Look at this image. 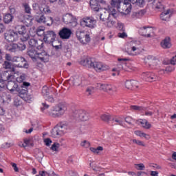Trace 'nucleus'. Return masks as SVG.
Masks as SVG:
<instances>
[{
  "label": "nucleus",
  "instance_id": "f257e3e1",
  "mask_svg": "<svg viewBox=\"0 0 176 176\" xmlns=\"http://www.w3.org/2000/svg\"><path fill=\"white\" fill-rule=\"evenodd\" d=\"M15 74L16 71L14 69H12V72H4L1 75V80L8 82L6 88L11 93H13V91H19V85L14 82V79H16L14 76Z\"/></svg>",
  "mask_w": 176,
  "mask_h": 176
},
{
  "label": "nucleus",
  "instance_id": "f03ea898",
  "mask_svg": "<svg viewBox=\"0 0 176 176\" xmlns=\"http://www.w3.org/2000/svg\"><path fill=\"white\" fill-rule=\"evenodd\" d=\"M97 90L100 91H104V93H108V94H112L116 91V89L111 84L108 83H97L96 85Z\"/></svg>",
  "mask_w": 176,
  "mask_h": 176
},
{
  "label": "nucleus",
  "instance_id": "7ed1b4c3",
  "mask_svg": "<svg viewBox=\"0 0 176 176\" xmlns=\"http://www.w3.org/2000/svg\"><path fill=\"white\" fill-rule=\"evenodd\" d=\"M67 126V124H60L56 125L52 131V135L54 138H58V137H62V135L65 133Z\"/></svg>",
  "mask_w": 176,
  "mask_h": 176
},
{
  "label": "nucleus",
  "instance_id": "20e7f679",
  "mask_svg": "<svg viewBox=\"0 0 176 176\" xmlns=\"http://www.w3.org/2000/svg\"><path fill=\"white\" fill-rule=\"evenodd\" d=\"M72 116L78 122L89 120V113L83 110H75L72 113Z\"/></svg>",
  "mask_w": 176,
  "mask_h": 176
},
{
  "label": "nucleus",
  "instance_id": "39448f33",
  "mask_svg": "<svg viewBox=\"0 0 176 176\" xmlns=\"http://www.w3.org/2000/svg\"><path fill=\"white\" fill-rule=\"evenodd\" d=\"M81 27H87L88 28H94L97 24V20L93 16H85L80 22Z\"/></svg>",
  "mask_w": 176,
  "mask_h": 176
},
{
  "label": "nucleus",
  "instance_id": "423d86ee",
  "mask_svg": "<svg viewBox=\"0 0 176 176\" xmlns=\"http://www.w3.org/2000/svg\"><path fill=\"white\" fill-rule=\"evenodd\" d=\"M12 63H14L17 68H28L27 60L23 56H13Z\"/></svg>",
  "mask_w": 176,
  "mask_h": 176
},
{
  "label": "nucleus",
  "instance_id": "0eeeda50",
  "mask_svg": "<svg viewBox=\"0 0 176 176\" xmlns=\"http://www.w3.org/2000/svg\"><path fill=\"white\" fill-rule=\"evenodd\" d=\"M76 36L82 45H87L91 41L90 35L86 32H78L76 33Z\"/></svg>",
  "mask_w": 176,
  "mask_h": 176
},
{
  "label": "nucleus",
  "instance_id": "6e6552de",
  "mask_svg": "<svg viewBox=\"0 0 176 176\" xmlns=\"http://www.w3.org/2000/svg\"><path fill=\"white\" fill-rule=\"evenodd\" d=\"M57 34L53 30H49L44 34L43 41L47 43H53L56 41Z\"/></svg>",
  "mask_w": 176,
  "mask_h": 176
},
{
  "label": "nucleus",
  "instance_id": "1a4fd4ad",
  "mask_svg": "<svg viewBox=\"0 0 176 176\" xmlns=\"http://www.w3.org/2000/svg\"><path fill=\"white\" fill-rule=\"evenodd\" d=\"M131 50H127L126 53L129 56H138L142 53V50L140 48L139 45H135V41L131 43Z\"/></svg>",
  "mask_w": 176,
  "mask_h": 176
},
{
  "label": "nucleus",
  "instance_id": "9d476101",
  "mask_svg": "<svg viewBox=\"0 0 176 176\" xmlns=\"http://www.w3.org/2000/svg\"><path fill=\"white\" fill-rule=\"evenodd\" d=\"M131 3L129 1H124L122 4H120L118 9V12L120 13H124V14H129L131 12Z\"/></svg>",
  "mask_w": 176,
  "mask_h": 176
},
{
  "label": "nucleus",
  "instance_id": "9b49d317",
  "mask_svg": "<svg viewBox=\"0 0 176 176\" xmlns=\"http://www.w3.org/2000/svg\"><path fill=\"white\" fill-rule=\"evenodd\" d=\"M142 76V79L146 82H156L157 80V76L153 72H143Z\"/></svg>",
  "mask_w": 176,
  "mask_h": 176
},
{
  "label": "nucleus",
  "instance_id": "f8f14e48",
  "mask_svg": "<svg viewBox=\"0 0 176 176\" xmlns=\"http://www.w3.org/2000/svg\"><path fill=\"white\" fill-rule=\"evenodd\" d=\"M72 34V31L68 28H63L58 32V35L61 39H69Z\"/></svg>",
  "mask_w": 176,
  "mask_h": 176
},
{
  "label": "nucleus",
  "instance_id": "ddd939ff",
  "mask_svg": "<svg viewBox=\"0 0 176 176\" xmlns=\"http://www.w3.org/2000/svg\"><path fill=\"white\" fill-rule=\"evenodd\" d=\"M4 38L7 42H16L19 39V34L16 32H8L4 34Z\"/></svg>",
  "mask_w": 176,
  "mask_h": 176
},
{
  "label": "nucleus",
  "instance_id": "4468645a",
  "mask_svg": "<svg viewBox=\"0 0 176 176\" xmlns=\"http://www.w3.org/2000/svg\"><path fill=\"white\" fill-rule=\"evenodd\" d=\"M55 111H56V114L58 116V118H60L65 113V111H67V104L64 102H60L58 105H56L55 107Z\"/></svg>",
  "mask_w": 176,
  "mask_h": 176
},
{
  "label": "nucleus",
  "instance_id": "2eb2a0df",
  "mask_svg": "<svg viewBox=\"0 0 176 176\" xmlns=\"http://www.w3.org/2000/svg\"><path fill=\"white\" fill-rule=\"evenodd\" d=\"M30 47H36L38 50H41L43 47V41L35 38H31L28 42Z\"/></svg>",
  "mask_w": 176,
  "mask_h": 176
},
{
  "label": "nucleus",
  "instance_id": "dca6fc26",
  "mask_svg": "<svg viewBox=\"0 0 176 176\" xmlns=\"http://www.w3.org/2000/svg\"><path fill=\"white\" fill-rule=\"evenodd\" d=\"M96 72H102V71H107V69H109V67L107 65L103 64L101 62H94V65L92 66Z\"/></svg>",
  "mask_w": 176,
  "mask_h": 176
},
{
  "label": "nucleus",
  "instance_id": "f3484780",
  "mask_svg": "<svg viewBox=\"0 0 176 176\" xmlns=\"http://www.w3.org/2000/svg\"><path fill=\"white\" fill-rule=\"evenodd\" d=\"M100 12V19L103 23L108 21L109 17H111V13L109 12L108 9L102 8L99 10Z\"/></svg>",
  "mask_w": 176,
  "mask_h": 176
},
{
  "label": "nucleus",
  "instance_id": "a211bd4d",
  "mask_svg": "<svg viewBox=\"0 0 176 176\" xmlns=\"http://www.w3.org/2000/svg\"><path fill=\"white\" fill-rule=\"evenodd\" d=\"M72 83L74 86H81L82 87L87 85V81L82 79V77L78 76L73 78Z\"/></svg>",
  "mask_w": 176,
  "mask_h": 176
},
{
  "label": "nucleus",
  "instance_id": "6ab92c4d",
  "mask_svg": "<svg viewBox=\"0 0 176 176\" xmlns=\"http://www.w3.org/2000/svg\"><path fill=\"white\" fill-rule=\"evenodd\" d=\"M50 90L47 87H43L42 89V94L45 97L46 101H49L50 102H54V98L52 96H49Z\"/></svg>",
  "mask_w": 176,
  "mask_h": 176
},
{
  "label": "nucleus",
  "instance_id": "aec40b11",
  "mask_svg": "<svg viewBox=\"0 0 176 176\" xmlns=\"http://www.w3.org/2000/svg\"><path fill=\"white\" fill-rule=\"evenodd\" d=\"M118 61L119 62L117 65L118 71H122V69H124V71L130 72V69L124 67V65H126V61H129V58H118Z\"/></svg>",
  "mask_w": 176,
  "mask_h": 176
},
{
  "label": "nucleus",
  "instance_id": "412c9836",
  "mask_svg": "<svg viewBox=\"0 0 176 176\" xmlns=\"http://www.w3.org/2000/svg\"><path fill=\"white\" fill-rule=\"evenodd\" d=\"M80 63L81 64V65L87 67V68H93L94 61H93V59H91V58H85L81 60Z\"/></svg>",
  "mask_w": 176,
  "mask_h": 176
},
{
  "label": "nucleus",
  "instance_id": "4be33fe9",
  "mask_svg": "<svg viewBox=\"0 0 176 176\" xmlns=\"http://www.w3.org/2000/svg\"><path fill=\"white\" fill-rule=\"evenodd\" d=\"M98 2H100V3H105L104 0H90V6L91 10H94V12L100 11V8H98Z\"/></svg>",
  "mask_w": 176,
  "mask_h": 176
},
{
  "label": "nucleus",
  "instance_id": "5701e85b",
  "mask_svg": "<svg viewBox=\"0 0 176 176\" xmlns=\"http://www.w3.org/2000/svg\"><path fill=\"white\" fill-rule=\"evenodd\" d=\"M153 8L155 10H163L164 5H163V0H154L153 1Z\"/></svg>",
  "mask_w": 176,
  "mask_h": 176
},
{
  "label": "nucleus",
  "instance_id": "b1692460",
  "mask_svg": "<svg viewBox=\"0 0 176 176\" xmlns=\"http://www.w3.org/2000/svg\"><path fill=\"white\" fill-rule=\"evenodd\" d=\"M124 86L126 89H128L129 90H131L133 87L138 89V82L135 80H126L124 82Z\"/></svg>",
  "mask_w": 176,
  "mask_h": 176
},
{
  "label": "nucleus",
  "instance_id": "393cba45",
  "mask_svg": "<svg viewBox=\"0 0 176 176\" xmlns=\"http://www.w3.org/2000/svg\"><path fill=\"white\" fill-rule=\"evenodd\" d=\"M38 59L45 63L46 61H49V55L45 51L37 52L36 60Z\"/></svg>",
  "mask_w": 176,
  "mask_h": 176
},
{
  "label": "nucleus",
  "instance_id": "a878e982",
  "mask_svg": "<svg viewBox=\"0 0 176 176\" xmlns=\"http://www.w3.org/2000/svg\"><path fill=\"white\" fill-rule=\"evenodd\" d=\"M145 61L148 65H157V62L159 61L156 57L148 55L146 56Z\"/></svg>",
  "mask_w": 176,
  "mask_h": 176
},
{
  "label": "nucleus",
  "instance_id": "bb28decb",
  "mask_svg": "<svg viewBox=\"0 0 176 176\" xmlns=\"http://www.w3.org/2000/svg\"><path fill=\"white\" fill-rule=\"evenodd\" d=\"M146 10H141L139 11L133 12L131 14L132 19H142L146 14Z\"/></svg>",
  "mask_w": 176,
  "mask_h": 176
},
{
  "label": "nucleus",
  "instance_id": "cd10ccee",
  "mask_svg": "<svg viewBox=\"0 0 176 176\" xmlns=\"http://www.w3.org/2000/svg\"><path fill=\"white\" fill-rule=\"evenodd\" d=\"M170 13H171V10L168 9L166 11L162 12L160 15V19L163 21H168L170 19Z\"/></svg>",
  "mask_w": 176,
  "mask_h": 176
},
{
  "label": "nucleus",
  "instance_id": "c85d7f7f",
  "mask_svg": "<svg viewBox=\"0 0 176 176\" xmlns=\"http://www.w3.org/2000/svg\"><path fill=\"white\" fill-rule=\"evenodd\" d=\"M162 47L163 49H170L171 47V43L170 42V38L166 37L164 41L161 43Z\"/></svg>",
  "mask_w": 176,
  "mask_h": 176
},
{
  "label": "nucleus",
  "instance_id": "c756f323",
  "mask_svg": "<svg viewBox=\"0 0 176 176\" xmlns=\"http://www.w3.org/2000/svg\"><path fill=\"white\" fill-rule=\"evenodd\" d=\"M140 123L142 125V127H143V129H146V130H149V129L152 127V124H151V123H149V122L146 119L140 120Z\"/></svg>",
  "mask_w": 176,
  "mask_h": 176
},
{
  "label": "nucleus",
  "instance_id": "7c9ffc66",
  "mask_svg": "<svg viewBox=\"0 0 176 176\" xmlns=\"http://www.w3.org/2000/svg\"><path fill=\"white\" fill-rule=\"evenodd\" d=\"M131 3L139 8H144L145 6V0H129Z\"/></svg>",
  "mask_w": 176,
  "mask_h": 176
},
{
  "label": "nucleus",
  "instance_id": "2f4dec72",
  "mask_svg": "<svg viewBox=\"0 0 176 176\" xmlns=\"http://www.w3.org/2000/svg\"><path fill=\"white\" fill-rule=\"evenodd\" d=\"M6 49L10 53H14L17 52V44H10L6 45Z\"/></svg>",
  "mask_w": 176,
  "mask_h": 176
},
{
  "label": "nucleus",
  "instance_id": "473e14b6",
  "mask_svg": "<svg viewBox=\"0 0 176 176\" xmlns=\"http://www.w3.org/2000/svg\"><path fill=\"white\" fill-rule=\"evenodd\" d=\"M63 20L65 24H71V23H72V21L74 20V16H72L71 14H67L63 16Z\"/></svg>",
  "mask_w": 176,
  "mask_h": 176
},
{
  "label": "nucleus",
  "instance_id": "72a5a7b5",
  "mask_svg": "<svg viewBox=\"0 0 176 176\" xmlns=\"http://www.w3.org/2000/svg\"><path fill=\"white\" fill-rule=\"evenodd\" d=\"M28 55L32 60H36V57L38 56V52L34 49L29 50L28 51Z\"/></svg>",
  "mask_w": 176,
  "mask_h": 176
},
{
  "label": "nucleus",
  "instance_id": "f704fd0d",
  "mask_svg": "<svg viewBox=\"0 0 176 176\" xmlns=\"http://www.w3.org/2000/svg\"><path fill=\"white\" fill-rule=\"evenodd\" d=\"M3 68H5V69H10V70L6 71V72H12V69H14V71H16V69L12 67V63L8 61H5L4 63L3 64Z\"/></svg>",
  "mask_w": 176,
  "mask_h": 176
},
{
  "label": "nucleus",
  "instance_id": "c9c22d12",
  "mask_svg": "<svg viewBox=\"0 0 176 176\" xmlns=\"http://www.w3.org/2000/svg\"><path fill=\"white\" fill-rule=\"evenodd\" d=\"M14 16L11 14H6L3 17L5 24H10L13 21Z\"/></svg>",
  "mask_w": 176,
  "mask_h": 176
},
{
  "label": "nucleus",
  "instance_id": "e433bc0d",
  "mask_svg": "<svg viewBox=\"0 0 176 176\" xmlns=\"http://www.w3.org/2000/svg\"><path fill=\"white\" fill-rule=\"evenodd\" d=\"M135 134L138 137H144L145 140H151V135L149 134H146L141 131H135Z\"/></svg>",
  "mask_w": 176,
  "mask_h": 176
},
{
  "label": "nucleus",
  "instance_id": "4c0bfd02",
  "mask_svg": "<svg viewBox=\"0 0 176 176\" xmlns=\"http://www.w3.org/2000/svg\"><path fill=\"white\" fill-rule=\"evenodd\" d=\"M112 116H111L109 113H104L100 116V119L103 122H106L107 123L109 122V120H112Z\"/></svg>",
  "mask_w": 176,
  "mask_h": 176
},
{
  "label": "nucleus",
  "instance_id": "58836bf2",
  "mask_svg": "<svg viewBox=\"0 0 176 176\" xmlns=\"http://www.w3.org/2000/svg\"><path fill=\"white\" fill-rule=\"evenodd\" d=\"M143 32L145 34H144V36H146V38H151V34L153 33V29L151 28H144Z\"/></svg>",
  "mask_w": 176,
  "mask_h": 176
},
{
  "label": "nucleus",
  "instance_id": "ea45409f",
  "mask_svg": "<svg viewBox=\"0 0 176 176\" xmlns=\"http://www.w3.org/2000/svg\"><path fill=\"white\" fill-rule=\"evenodd\" d=\"M104 25H106V27H109V28H112L113 26L115 25L116 22L115 21L112 20L111 19V16L107 19V21H106L105 22H104Z\"/></svg>",
  "mask_w": 176,
  "mask_h": 176
},
{
  "label": "nucleus",
  "instance_id": "a19ab883",
  "mask_svg": "<svg viewBox=\"0 0 176 176\" xmlns=\"http://www.w3.org/2000/svg\"><path fill=\"white\" fill-rule=\"evenodd\" d=\"M19 146H21L22 148H27V146H32V143H31V140L24 139V144L20 143Z\"/></svg>",
  "mask_w": 176,
  "mask_h": 176
},
{
  "label": "nucleus",
  "instance_id": "79ce46f5",
  "mask_svg": "<svg viewBox=\"0 0 176 176\" xmlns=\"http://www.w3.org/2000/svg\"><path fill=\"white\" fill-rule=\"evenodd\" d=\"M33 10L37 14H39L40 13H42V8L39 6V4L38 3H34L32 5Z\"/></svg>",
  "mask_w": 176,
  "mask_h": 176
},
{
  "label": "nucleus",
  "instance_id": "37998d69",
  "mask_svg": "<svg viewBox=\"0 0 176 176\" xmlns=\"http://www.w3.org/2000/svg\"><path fill=\"white\" fill-rule=\"evenodd\" d=\"M122 3V0H111V5L113 6V8H116L118 9V8L120 6Z\"/></svg>",
  "mask_w": 176,
  "mask_h": 176
},
{
  "label": "nucleus",
  "instance_id": "c03bdc74",
  "mask_svg": "<svg viewBox=\"0 0 176 176\" xmlns=\"http://www.w3.org/2000/svg\"><path fill=\"white\" fill-rule=\"evenodd\" d=\"M16 30L18 31L19 35H21L22 34L27 32V29H25V26L24 25H18L16 28Z\"/></svg>",
  "mask_w": 176,
  "mask_h": 176
},
{
  "label": "nucleus",
  "instance_id": "a18cd8bd",
  "mask_svg": "<svg viewBox=\"0 0 176 176\" xmlns=\"http://www.w3.org/2000/svg\"><path fill=\"white\" fill-rule=\"evenodd\" d=\"M89 149L91 152L95 153V155H98V153H100V151H104V148H102V146H98L96 148L91 147Z\"/></svg>",
  "mask_w": 176,
  "mask_h": 176
},
{
  "label": "nucleus",
  "instance_id": "49530a36",
  "mask_svg": "<svg viewBox=\"0 0 176 176\" xmlns=\"http://www.w3.org/2000/svg\"><path fill=\"white\" fill-rule=\"evenodd\" d=\"M110 16H112L114 17V19H116L118 16H119V13L116 12V10L113 8H110L109 10Z\"/></svg>",
  "mask_w": 176,
  "mask_h": 176
},
{
  "label": "nucleus",
  "instance_id": "de8ad7c7",
  "mask_svg": "<svg viewBox=\"0 0 176 176\" xmlns=\"http://www.w3.org/2000/svg\"><path fill=\"white\" fill-rule=\"evenodd\" d=\"M36 21L37 23H40L41 24L46 23V17L43 15H41L40 16H36Z\"/></svg>",
  "mask_w": 176,
  "mask_h": 176
},
{
  "label": "nucleus",
  "instance_id": "09e8293b",
  "mask_svg": "<svg viewBox=\"0 0 176 176\" xmlns=\"http://www.w3.org/2000/svg\"><path fill=\"white\" fill-rule=\"evenodd\" d=\"M20 39L22 42H27V40L30 39V34H28L26 31L25 33H22V34H21Z\"/></svg>",
  "mask_w": 176,
  "mask_h": 176
},
{
  "label": "nucleus",
  "instance_id": "8fccbe9b",
  "mask_svg": "<svg viewBox=\"0 0 176 176\" xmlns=\"http://www.w3.org/2000/svg\"><path fill=\"white\" fill-rule=\"evenodd\" d=\"M58 148H60V144L58 142H54L50 149L51 151H53L54 152H58Z\"/></svg>",
  "mask_w": 176,
  "mask_h": 176
},
{
  "label": "nucleus",
  "instance_id": "3c124183",
  "mask_svg": "<svg viewBox=\"0 0 176 176\" xmlns=\"http://www.w3.org/2000/svg\"><path fill=\"white\" fill-rule=\"evenodd\" d=\"M54 23L53 18L51 16H48L45 18V22H44V24H46L48 27H50V25H52Z\"/></svg>",
  "mask_w": 176,
  "mask_h": 176
},
{
  "label": "nucleus",
  "instance_id": "603ef678",
  "mask_svg": "<svg viewBox=\"0 0 176 176\" xmlns=\"http://www.w3.org/2000/svg\"><path fill=\"white\" fill-rule=\"evenodd\" d=\"M36 34H37L38 36H42V35H43V36H45V28H43V27L37 28Z\"/></svg>",
  "mask_w": 176,
  "mask_h": 176
},
{
  "label": "nucleus",
  "instance_id": "864d4df0",
  "mask_svg": "<svg viewBox=\"0 0 176 176\" xmlns=\"http://www.w3.org/2000/svg\"><path fill=\"white\" fill-rule=\"evenodd\" d=\"M27 49V46L24 43H19L16 44V50H19L20 52H23V50H25Z\"/></svg>",
  "mask_w": 176,
  "mask_h": 176
},
{
  "label": "nucleus",
  "instance_id": "5fc2aeb1",
  "mask_svg": "<svg viewBox=\"0 0 176 176\" xmlns=\"http://www.w3.org/2000/svg\"><path fill=\"white\" fill-rule=\"evenodd\" d=\"M16 82L19 83H21L25 80V74H20L19 76L16 78Z\"/></svg>",
  "mask_w": 176,
  "mask_h": 176
},
{
  "label": "nucleus",
  "instance_id": "6e6d98bb",
  "mask_svg": "<svg viewBox=\"0 0 176 176\" xmlns=\"http://www.w3.org/2000/svg\"><path fill=\"white\" fill-rule=\"evenodd\" d=\"M130 108L132 111H145V107L140 106L132 105Z\"/></svg>",
  "mask_w": 176,
  "mask_h": 176
},
{
  "label": "nucleus",
  "instance_id": "4d7b16f0",
  "mask_svg": "<svg viewBox=\"0 0 176 176\" xmlns=\"http://www.w3.org/2000/svg\"><path fill=\"white\" fill-rule=\"evenodd\" d=\"M41 13H45V14H50V13H52L50 7H49V6H45Z\"/></svg>",
  "mask_w": 176,
  "mask_h": 176
},
{
  "label": "nucleus",
  "instance_id": "13d9d810",
  "mask_svg": "<svg viewBox=\"0 0 176 176\" xmlns=\"http://www.w3.org/2000/svg\"><path fill=\"white\" fill-rule=\"evenodd\" d=\"M48 115H50V116H52V118H58V116H57V111L54 108L48 112Z\"/></svg>",
  "mask_w": 176,
  "mask_h": 176
},
{
  "label": "nucleus",
  "instance_id": "bf43d9fd",
  "mask_svg": "<svg viewBox=\"0 0 176 176\" xmlns=\"http://www.w3.org/2000/svg\"><path fill=\"white\" fill-rule=\"evenodd\" d=\"M86 93L87 96H91L93 93H94V87H88L86 89Z\"/></svg>",
  "mask_w": 176,
  "mask_h": 176
},
{
  "label": "nucleus",
  "instance_id": "052dcab7",
  "mask_svg": "<svg viewBox=\"0 0 176 176\" xmlns=\"http://www.w3.org/2000/svg\"><path fill=\"white\" fill-rule=\"evenodd\" d=\"M5 82H6V80H0V91H3V90L6 89V83H5Z\"/></svg>",
  "mask_w": 176,
  "mask_h": 176
},
{
  "label": "nucleus",
  "instance_id": "680f3d73",
  "mask_svg": "<svg viewBox=\"0 0 176 176\" xmlns=\"http://www.w3.org/2000/svg\"><path fill=\"white\" fill-rule=\"evenodd\" d=\"M133 144H136L137 145H139L140 146H145V144H144V142L141 140H138L135 139H133Z\"/></svg>",
  "mask_w": 176,
  "mask_h": 176
},
{
  "label": "nucleus",
  "instance_id": "e2e57ef3",
  "mask_svg": "<svg viewBox=\"0 0 176 176\" xmlns=\"http://www.w3.org/2000/svg\"><path fill=\"white\" fill-rule=\"evenodd\" d=\"M111 120H113V122H116V123L120 126H123V121H122L120 118H113Z\"/></svg>",
  "mask_w": 176,
  "mask_h": 176
},
{
  "label": "nucleus",
  "instance_id": "0e129e2a",
  "mask_svg": "<svg viewBox=\"0 0 176 176\" xmlns=\"http://www.w3.org/2000/svg\"><path fill=\"white\" fill-rule=\"evenodd\" d=\"M36 159L38 160L40 162H42V159H43V153L42 151H39L36 154Z\"/></svg>",
  "mask_w": 176,
  "mask_h": 176
},
{
  "label": "nucleus",
  "instance_id": "69168bd1",
  "mask_svg": "<svg viewBox=\"0 0 176 176\" xmlns=\"http://www.w3.org/2000/svg\"><path fill=\"white\" fill-rule=\"evenodd\" d=\"M27 93H28V91H27V89H21L19 92V96L21 97V98H23V97H25V96H27Z\"/></svg>",
  "mask_w": 176,
  "mask_h": 176
},
{
  "label": "nucleus",
  "instance_id": "338daca9",
  "mask_svg": "<svg viewBox=\"0 0 176 176\" xmlns=\"http://www.w3.org/2000/svg\"><path fill=\"white\" fill-rule=\"evenodd\" d=\"M23 7L25 13H31V8L30 7V5H28V3H24Z\"/></svg>",
  "mask_w": 176,
  "mask_h": 176
},
{
  "label": "nucleus",
  "instance_id": "774afa93",
  "mask_svg": "<svg viewBox=\"0 0 176 176\" xmlns=\"http://www.w3.org/2000/svg\"><path fill=\"white\" fill-rule=\"evenodd\" d=\"M80 145L84 148H89V146H90V142L87 140H84L80 143Z\"/></svg>",
  "mask_w": 176,
  "mask_h": 176
}]
</instances>
